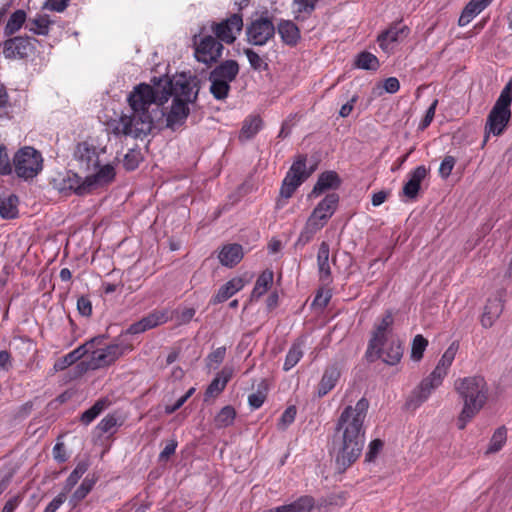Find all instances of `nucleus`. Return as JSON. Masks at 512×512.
<instances>
[{
	"instance_id": "obj_2",
	"label": "nucleus",
	"mask_w": 512,
	"mask_h": 512,
	"mask_svg": "<svg viewBox=\"0 0 512 512\" xmlns=\"http://www.w3.org/2000/svg\"><path fill=\"white\" fill-rule=\"evenodd\" d=\"M369 402L362 397L355 406H347L341 412L333 437V451L341 470L350 466L361 454L365 443L364 421Z\"/></svg>"
},
{
	"instance_id": "obj_53",
	"label": "nucleus",
	"mask_w": 512,
	"mask_h": 512,
	"mask_svg": "<svg viewBox=\"0 0 512 512\" xmlns=\"http://www.w3.org/2000/svg\"><path fill=\"white\" fill-rule=\"evenodd\" d=\"M225 355H226L225 347H218L217 349H215L213 352H211L208 355L209 366H212L213 364L216 367L219 366L223 362Z\"/></svg>"
},
{
	"instance_id": "obj_33",
	"label": "nucleus",
	"mask_w": 512,
	"mask_h": 512,
	"mask_svg": "<svg viewBox=\"0 0 512 512\" xmlns=\"http://www.w3.org/2000/svg\"><path fill=\"white\" fill-rule=\"evenodd\" d=\"M278 508L280 512H321L320 507L315 506L313 499L309 496L301 497L289 505L279 506Z\"/></svg>"
},
{
	"instance_id": "obj_15",
	"label": "nucleus",
	"mask_w": 512,
	"mask_h": 512,
	"mask_svg": "<svg viewBox=\"0 0 512 512\" xmlns=\"http://www.w3.org/2000/svg\"><path fill=\"white\" fill-rule=\"evenodd\" d=\"M172 318V311L169 309L154 310L138 322L133 323L128 328L130 334L143 333L149 329L155 328L168 322Z\"/></svg>"
},
{
	"instance_id": "obj_45",
	"label": "nucleus",
	"mask_w": 512,
	"mask_h": 512,
	"mask_svg": "<svg viewBox=\"0 0 512 512\" xmlns=\"http://www.w3.org/2000/svg\"><path fill=\"white\" fill-rule=\"evenodd\" d=\"M235 417V409L232 406H225L215 416L214 424L217 428H226L233 424Z\"/></svg>"
},
{
	"instance_id": "obj_35",
	"label": "nucleus",
	"mask_w": 512,
	"mask_h": 512,
	"mask_svg": "<svg viewBox=\"0 0 512 512\" xmlns=\"http://www.w3.org/2000/svg\"><path fill=\"white\" fill-rule=\"evenodd\" d=\"M274 279L273 271L270 269L264 270L257 278L254 288L252 290V299L261 298L272 286Z\"/></svg>"
},
{
	"instance_id": "obj_4",
	"label": "nucleus",
	"mask_w": 512,
	"mask_h": 512,
	"mask_svg": "<svg viewBox=\"0 0 512 512\" xmlns=\"http://www.w3.org/2000/svg\"><path fill=\"white\" fill-rule=\"evenodd\" d=\"M338 202L339 196L336 193H331L317 204L299 234L298 243L305 245L312 240L315 234L318 233L333 216L337 209Z\"/></svg>"
},
{
	"instance_id": "obj_29",
	"label": "nucleus",
	"mask_w": 512,
	"mask_h": 512,
	"mask_svg": "<svg viewBox=\"0 0 512 512\" xmlns=\"http://www.w3.org/2000/svg\"><path fill=\"white\" fill-rule=\"evenodd\" d=\"M330 247L327 242H322L319 246L317 254V264L319 271V278L323 283H329L331 278V271L329 265Z\"/></svg>"
},
{
	"instance_id": "obj_11",
	"label": "nucleus",
	"mask_w": 512,
	"mask_h": 512,
	"mask_svg": "<svg viewBox=\"0 0 512 512\" xmlns=\"http://www.w3.org/2000/svg\"><path fill=\"white\" fill-rule=\"evenodd\" d=\"M105 152V147H98L92 142L84 141L76 145L73 157L80 169L89 172L99 167L100 155Z\"/></svg>"
},
{
	"instance_id": "obj_56",
	"label": "nucleus",
	"mask_w": 512,
	"mask_h": 512,
	"mask_svg": "<svg viewBox=\"0 0 512 512\" xmlns=\"http://www.w3.org/2000/svg\"><path fill=\"white\" fill-rule=\"evenodd\" d=\"M265 399L266 394L262 391H257L249 395L248 403L252 409H258L263 405Z\"/></svg>"
},
{
	"instance_id": "obj_5",
	"label": "nucleus",
	"mask_w": 512,
	"mask_h": 512,
	"mask_svg": "<svg viewBox=\"0 0 512 512\" xmlns=\"http://www.w3.org/2000/svg\"><path fill=\"white\" fill-rule=\"evenodd\" d=\"M511 103L512 94L502 89L486 118L484 144L491 135L498 137L506 131L512 116Z\"/></svg>"
},
{
	"instance_id": "obj_63",
	"label": "nucleus",
	"mask_w": 512,
	"mask_h": 512,
	"mask_svg": "<svg viewBox=\"0 0 512 512\" xmlns=\"http://www.w3.org/2000/svg\"><path fill=\"white\" fill-rule=\"evenodd\" d=\"M123 164L127 170L136 169L139 164L137 154L134 152L127 153L124 157Z\"/></svg>"
},
{
	"instance_id": "obj_47",
	"label": "nucleus",
	"mask_w": 512,
	"mask_h": 512,
	"mask_svg": "<svg viewBox=\"0 0 512 512\" xmlns=\"http://www.w3.org/2000/svg\"><path fill=\"white\" fill-rule=\"evenodd\" d=\"M428 346V340L418 334L413 338L411 346V359L415 362L423 358L424 352Z\"/></svg>"
},
{
	"instance_id": "obj_14",
	"label": "nucleus",
	"mask_w": 512,
	"mask_h": 512,
	"mask_svg": "<svg viewBox=\"0 0 512 512\" xmlns=\"http://www.w3.org/2000/svg\"><path fill=\"white\" fill-rule=\"evenodd\" d=\"M443 379L433 374L432 372L425 377L419 385L413 390L409 399V405L418 407L423 404L431 396L433 391L440 387Z\"/></svg>"
},
{
	"instance_id": "obj_38",
	"label": "nucleus",
	"mask_w": 512,
	"mask_h": 512,
	"mask_svg": "<svg viewBox=\"0 0 512 512\" xmlns=\"http://www.w3.org/2000/svg\"><path fill=\"white\" fill-rule=\"evenodd\" d=\"M0 215L5 219H14L18 215V197L14 194L0 196Z\"/></svg>"
},
{
	"instance_id": "obj_6",
	"label": "nucleus",
	"mask_w": 512,
	"mask_h": 512,
	"mask_svg": "<svg viewBox=\"0 0 512 512\" xmlns=\"http://www.w3.org/2000/svg\"><path fill=\"white\" fill-rule=\"evenodd\" d=\"M43 169L42 154L31 146L20 148L13 157L12 172L25 181L36 177Z\"/></svg>"
},
{
	"instance_id": "obj_22",
	"label": "nucleus",
	"mask_w": 512,
	"mask_h": 512,
	"mask_svg": "<svg viewBox=\"0 0 512 512\" xmlns=\"http://www.w3.org/2000/svg\"><path fill=\"white\" fill-rule=\"evenodd\" d=\"M428 170L420 165L408 174V181L403 186V194L409 199H415L420 190L421 182L427 176Z\"/></svg>"
},
{
	"instance_id": "obj_12",
	"label": "nucleus",
	"mask_w": 512,
	"mask_h": 512,
	"mask_svg": "<svg viewBox=\"0 0 512 512\" xmlns=\"http://www.w3.org/2000/svg\"><path fill=\"white\" fill-rule=\"evenodd\" d=\"M242 28L243 19L239 14H233L219 23H211V30L215 33L217 39L226 44H232Z\"/></svg>"
},
{
	"instance_id": "obj_41",
	"label": "nucleus",
	"mask_w": 512,
	"mask_h": 512,
	"mask_svg": "<svg viewBox=\"0 0 512 512\" xmlns=\"http://www.w3.org/2000/svg\"><path fill=\"white\" fill-rule=\"evenodd\" d=\"M507 441V429L505 426L498 427L492 434L486 454H494L499 452Z\"/></svg>"
},
{
	"instance_id": "obj_26",
	"label": "nucleus",
	"mask_w": 512,
	"mask_h": 512,
	"mask_svg": "<svg viewBox=\"0 0 512 512\" xmlns=\"http://www.w3.org/2000/svg\"><path fill=\"white\" fill-rule=\"evenodd\" d=\"M459 349V344L457 341L452 342L449 347L445 350L441 358L439 359L436 367L432 371L433 374L437 375L441 379L447 376L448 371L456 357V354Z\"/></svg>"
},
{
	"instance_id": "obj_62",
	"label": "nucleus",
	"mask_w": 512,
	"mask_h": 512,
	"mask_svg": "<svg viewBox=\"0 0 512 512\" xmlns=\"http://www.w3.org/2000/svg\"><path fill=\"white\" fill-rule=\"evenodd\" d=\"M295 416H296L295 406H289L283 412V414L280 418V422H281V424H283V426H288L295 420Z\"/></svg>"
},
{
	"instance_id": "obj_39",
	"label": "nucleus",
	"mask_w": 512,
	"mask_h": 512,
	"mask_svg": "<svg viewBox=\"0 0 512 512\" xmlns=\"http://www.w3.org/2000/svg\"><path fill=\"white\" fill-rule=\"evenodd\" d=\"M27 20V14L24 10L18 9L14 11L8 18L4 27V35L11 36L17 33Z\"/></svg>"
},
{
	"instance_id": "obj_64",
	"label": "nucleus",
	"mask_w": 512,
	"mask_h": 512,
	"mask_svg": "<svg viewBox=\"0 0 512 512\" xmlns=\"http://www.w3.org/2000/svg\"><path fill=\"white\" fill-rule=\"evenodd\" d=\"M21 500L22 499L20 496H14V497L10 498L5 503L1 512H14L16 510V508L20 505Z\"/></svg>"
},
{
	"instance_id": "obj_19",
	"label": "nucleus",
	"mask_w": 512,
	"mask_h": 512,
	"mask_svg": "<svg viewBox=\"0 0 512 512\" xmlns=\"http://www.w3.org/2000/svg\"><path fill=\"white\" fill-rule=\"evenodd\" d=\"M393 315L387 312L382 319L375 325L372 338L369 342V351L376 350L380 352V346H383L387 340L388 333L391 331L393 324Z\"/></svg>"
},
{
	"instance_id": "obj_1",
	"label": "nucleus",
	"mask_w": 512,
	"mask_h": 512,
	"mask_svg": "<svg viewBox=\"0 0 512 512\" xmlns=\"http://www.w3.org/2000/svg\"><path fill=\"white\" fill-rule=\"evenodd\" d=\"M196 79L184 73L152 79V85L141 83L127 97L130 114L121 115L114 130L139 138L148 135L156 121L166 115L168 127L185 122L189 115L188 104L196 100Z\"/></svg>"
},
{
	"instance_id": "obj_42",
	"label": "nucleus",
	"mask_w": 512,
	"mask_h": 512,
	"mask_svg": "<svg viewBox=\"0 0 512 512\" xmlns=\"http://www.w3.org/2000/svg\"><path fill=\"white\" fill-rule=\"evenodd\" d=\"M315 9V0H293L292 12L296 20H303Z\"/></svg>"
},
{
	"instance_id": "obj_46",
	"label": "nucleus",
	"mask_w": 512,
	"mask_h": 512,
	"mask_svg": "<svg viewBox=\"0 0 512 512\" xmlns=\"http://www.w3.org/2000/svg\"><path fill=\"white\" fill-rule=\"evenodd\" d=\"M355 66L360 69L375 71L379 67V60L370 52H361L356 57Z\"/></svg>"
},
{
	"instance_id": "obj_50",
	"label": "nucleus",
	"mask_w": 512,
	"mask_h": 512,
	"mask_svg": "<svg viewBox=\"0 0 512 512\" xmlns=\"http://www.w3.org/2000/svg\"><path fill=\"white\" fill-rule=\"evenodd\" d=\"M455 163H456V160L453 156H446L441 164H440V167H439V174L441 175V177L443 178H448L455 166Z\"/></svg>"
},
{
	"instance_id": "obj_20",
	"label": "nucleus",
	"mask_w": 512,
	"mask_h": 512,
	"mask_svg": "<svg viewBox=\"0 0 512 512\" xmlns=\"http://www.w3.org/2000/svg\"><path fill=\"white\" fill-rule=\"evenodd\" d=\"M341 376V369L338 364L328 365L321 377L317 388V396L323 397L333 390Z\"/></svg>"
},
{
	"instance_id": "obj_27",
	"label": "nucleus",
	"mask_w": 512,
	"mask_h": 512,
	"mask_svg": "<svg viewBox=\"0 0 512 512\" xmlns=\"http://www.w3.org/2000/svg\"><path fill=\"white\" fill-rule=\"evenodd\" d=\"M493 0H470L463 9L458 25L464 27L468 25L476 16H478Z\"/></svg>"
},
{
	"instance_id": "obj_40",
	"label": "nucleus",
	"mask_w": 512,
	"mask_h": 512,
	"mask_svg": "<svg viewBox=\"0 0 512 512\" xmlns=\"http://www.w3.org/2000/svg\"><path fill=\"white\" fill-rule=\"evenodd\" d=\"M262 127V119L259 116H249L245 119L239 138L248 140L254 137Z\"/></svg>"
},
{
	"instance_id": "obj_54",
	"label": "nucleus",
	"mask_w": 512,
	"mask_h": 512,
	"mask_svg": "<svg viewBox=\"0 0 512 512\" xmlns=\"http://www.w3.org/2000/svg\"><path fill=\"white\" fill-rule=\"evenodd\" d=\"M178 446V442L176 439H170L167 441L165 447L159 454L160 461H167L171 455H173Z\"/></svg>"
},
{
	"instance_id": "obj_18",
	"label": "nucleus",
	"mask_w": 512,
	"mask_h": 512,
	"mask_svg": "<svg viewBox=\"0 0 512 512\" xmlns=\"http://www.w3.org/2000/svg\"><path fill=\"white\" fill-rule=\"evenodd\" d=\"M96 172L87 175L85 177L86 179V187H88L89 193L93 190L105 186L109 183H111L115 178V167L114 165L108 163L103 166H100L95 169Z\"/></svg>"
},
{
	"instance_id": "obj_60",
	"label": "nucleus",
	"mask_w": 512,
	"mask_h": 512,
	"mask_svg": "<svg viewBox=\"0 0 512 512\" xmlns=\"http://www.w3.org/2000/svg\"><path fill=\"white\" fill-rule=\"evenodd\" d=\"M77 309L83 316H90L92 313V304L89 299L80 297L77 301Z\"/></svg>"
},
{
	"instance_id": "obj_8",
	"label": "nucleus",
	"mask_w": 512,
	"mask_h": 512,
	"mask_svg": "<svg viewBox=\"0 0 512 512\" xmlns=\"http://www.w3.org/2000/svg\"><path fill=\"white\" fill-rule=\"evenodd\" d=\"M96 339L97 341L94 343L93 347L88 352L90 353V359L86 364L87 369L95 370L111 365L120 356L124 355L127 351L130 350V347L128 345L120 343H114L107 345L105 347L95 348L96 343H99L101 341L100 338Z\"/></svg>"
},
{
	"instance_id": "obj_10",
	"label": "nucleus",
	"mask_w": 512,
	"mask_h": 512,
	"mask_svg": "<svg viewBox=\"0 0 512 512\" xmlns=\"http://www.w3.org/2000/svg\"><path fill=\"white\" fill-rule=\"evenodd\" d=\"M52 187L59 193L68 196L71 194L86 195L89 193L86 187V179H82L71 171L57 173L51 179Z\"/></svg>"
},
{
	"instance_id": "obj_59",
	"label": "nucleus",
	"mask_w": 512,
	"mask_h": 512,
	"mask_svg": "<svg viewBox=\"0 0 512 512\" xmlns=\"http://www.w3.org/2000/svg\"><path fill=\"white\" fill-rule=\"evenodd\" d=\"M196 311L194 308H184L177 312V321L179 324H186L192 320Z\"/></svg>"
},
{
	"instance_id": "obj_61",
	"label": "nucleus",
	"mask_w": 512,
	"mask_h": 512,
	"mask_svg": "<svg viewBox=\"0 0 512 512\" xmlns=\"http://www.w3.org/2000/svg\"><path fill=\"white\" fill-rule=\"evenodd\" d=\"M9 98L3 85H0V117L8 114Z\"/></svg>"
},
{
	"instance_id": "obj_13",
	"label": "nucleus",
	"mask_w": 512,
	"mask_h": 512,
	"mask_svg": "<svg viewBox=\"0 0 512 512\" xmlns=\"http://www.w3.org/2000/svg\"><path fill=\"white\" fill-rule=\"evenodd\" d=\"M309 176L306 172L305 159L300 158L295 161L290 167L283 180L280 195L281 197L288 199L290 198L295 190L301 185V183Z\"/></svg>"
},
{
	"instance_id": "obj_9",
	"label": "nucleus",
	"mask_w": 512,
	"mask_h": 512,
	"mask_svg": "<svg viewBox=\"0 0 512 512\" xmlns=\"http://www.w3.org/2000/svg\"><path fill=\"white\" fill-rule=\"evenodd\" d=\"M204 29L193 37L195 57L199 62L212 64L221 57L223 45L213 36L203 35Z\"/></svg>"
},
{
	"instance_id": "obj_51",
	"label": "nucleus",
	"mask_w": 512,
	"mask_h": 512,
	"mask_svg": "<svg viewBox=\"0 0 512 512\" xmlns=\"http://www.w3.org/2000/svg\"><path fill=\"white\" fill-rule=\"evenodd\" d=\"M12 173V165L10 164L6 148L0 145V174L10 175Z\"/></svg>"
},
{
	"instance_id": "obj_25",
	"label": "nucleus",
	"mask_w": 512,
	"mask_h": 512,
	"mask_svg": "<svg viewBox=\"0 0 512 512\" xmlns=\"http://www.w3.org/2000/svg\"><path fill=\"white\" fill-rule=\"evenodd\" d=\"M340 183V178L336 172L326 171L318 177V180L311 193L309 194V197H318L329 189H336L340 186Z\"/></svg>"
},
{
	"instance_id": "obj_31",
	"label": "nucleus",
	"mask_w": 512,
	"mask_h": 512,
	"mask_svg": "<svg viewBox=\"0 0 512 512\" xmlns=\"http://www.w3.org/2000/svg\"><path fill=\"white\" fill-rule=\"evenodd\" d=\"M502 311L503 304L500 299H489L481 317L482 326L485 328L491 327Z\"/></svg>"
},
{
	"instance_id": "obj_23",
	"label": "nucleus",
	"mask_w": 512,
	"mask_h": 512,
	"mask_svg": "<svg viewBox=\"0 0 512 512\" xmlns=\"http://www.w3.org/2000/svg\"><path fill=\"white\" fill-rule=\"evenodd\" d=\"M406 36V28L402 27H390L386 31L382 32L378 38L377 42L380 48L387 54H390L394 51L396 44L400 41L401 36Z\"/></svg>"
},
{
	"instance_id": "obj_36",
	"label": "nucleus",
	"mask_w": 512,
	"mask_h": 512,
	"mask_svg": "<svg viewBox=\"0 0 512 512\" xmlns=\"http://www.w3.org/2000/svg\"><path fill=\"white\" fill-rule=\"evenodd\" d=\"M304 340L299 339L295 341L289 348L285 361L283 364V370L289 371L295 367L304 355Z\"/></svg>"
},
{
	"instance_id": "obj_57",
	"label": "nucleus",
	"mask_w": 512,
	"mask_h": 512,
	"mask_svg": "<svg viewBox=\"0 0 512 512\" xmlns=\"http://www.w3.org/2000/svg\"><path fill=\"white\" fill-rule=\"evenodd\" d=\"M65 492L59 493L44 509L43 512H56L60 506L66 501Z\"/></svg>"
},
{
	"instance_id": "obj_28",
	"label": "nucleus",
	"mask_w": 512,
	"mask_h": 512,
	"mask_svg": "<svg viewBox=\"0 0 512 512\" xmlns=\"http://www.w3.org/2000/svg\"><path fill=\"white\" fill-rule=\"evenodd\" d=\"M232 376L233 368L225 366L220 372L217 373L215 378L207 387L205 392L206 397H214L220 394L225 389Z\"/></svg>"
},
{
	"instance_id": "obj_37",
	"label": "nucleus",
	"mask_w": 512,
	"mask_h": 512,
	"mask_svg": "<svg viewBox=\"0 0 512 512\" xmlns=\"http://www.w3.org/2000/svg\"><path fill=\"white\" fill-rule=\"evenodd\" d=\"M278 33L288 45H295L300 38L298 27L290 20H283L278 24Z\"/></svg>"
},
{
	"instance_id": "obj_17",
	"label": "nucleus",
	"mask_w": 512,
	"mask_h": 512,
	"mask_svg": "<svg viewBox=\"0 0 512 512\" xmlns=\"http://www.w3.org/2000/svg\"><path fill=\"white\" fill-rule=\"evenodd\" d=\"M275 29L268 19H258L247 28L248 41L254 45H264L273 35Z\"/></svg>"
},
{
	"instance_id": "obj_58",
	"label": "nucleus",
	"mask_w": 512,
	"mask_h": 512,
	"mask_svg": "<svg viewBox=\"0 0 512 512\" xmlns=\"http://www.w3.org/2000/svg\"><path fill=\"white\" fill-rule=\"evenodd\" d=\"M383 90L389 94H394L400 89V82L396 77H389L383 81Z\"/></svg>"
},
{
	"instance_id": "obj_21",
	"label": "nucleus",
	"mask_w": 512,
	"mask_h": 512,
	"mask_svg": "<svg viewBox=\"0 0 512 512\" xmlns=\"http://www.w3.org/2000/svg\"><path fill=\"white\" fill-rule=\"evenodd\" d=\"M367 353L372 354L375 353V355L383 360L388 365H395L397 364L403 355V349L401 344L398 341H388V339L385 341L383 346H380V352H377L376 350H367Z\"/></svg>"
},
{
	"instance_id": "obj_48",
	"label": "nucleus",
	"mask_w": 512,
	"mask_h": 512,
	"mask_svg": "<svg viewBox=\"0 0 512 512\" xmlns=\"http://www.w3.org/2000/svg\"><path fill=\"white\" fill-rule=\"evenodd\" d=\"M70 0H45L42 9L61 13L69 6Z\"/></svg>"
},
{
	"instance_id": "obj_43",
	"label": "nucleus",
	"mask_w": 512,
	"mask_h": 512,
	"mask_svg": "<svg viewBox=\"0 0 512 512\" xmlns=\"http://www.w3.org/2000/svg\"><path fill=\"white\" fill-rule=\"evenodd\" d=\"M95 484L94 479L85 478L80 486L74 491L69 499L71 508H75L80 501H82L92 490Z\"/></svg>"
},
{
	"instance_id": "obj_49",
	"label": "nucleus",
	"mask_w": 512,
	"mask_h": 512,
	"mask_svg": "<svg viewBox=\"0 0 512 512\" xmlns=\"http://www.w3.org/2000/svg\"><path fill=\"white\" fill-rule=\"evenodd\" d=\"M382 448H383V442L381 440L375 439V440L371 441L368 446L366 455H365L366 461H368V462L374 461L376 459V457L378 456V454L380 453V451L382 450Z\"/></svg>"
},
{
	"instance_id": "obj_32",
	"label": "nucleus",
	"mask_w": 512,
	"mask_h": 512,
	"mask_svg": "<svg viewBox=\"0 0 512 512\" xmlns=\"http://www.w3.org/2000/svg\"><path fill=\"white\" fill-rule=\"evenodd\" d=\"M244 287V282L241 278H233L220 287L217 294L213 297L214 303H222L236 294Z\"/></svg>"
},
{
	"instance_id": "obj_44",
	"label": "nucleus",
	"mask_w": 512,
	"mask_h": 512,
	"mask_svg": "<svg viewBox=\"0 0 512 512\" xmlns=\"http://www.w3.org/2000/svg\"><path fill=\"white\" fill-rule=\"evenodd\" d=\"M89 464L86 461L79 462L74 470L70 473L68 478L65 481L63 491L65 494L71 491V489L77 484L80 478L85 474L88 470Z\"/></svg>"
},
{
	"instance_id": "obj_55",
	"label": "nucleus",
	"mask_w": 512,
	"mask_h": 512,
	"mask_svg": "<svg viewBox=\"0 0 512 512\" xmlns=\"http://www.w3.org/2000/svg\"><path fill=\"white\" fill-rule=\"evenodd\" d=\"M437 105H438V100L435 99L431 105L429 106V108L427 109L426 111V114H425V117L424 119L421 121L420 123V129H425L427 128L430 123L433 121V118L435 116V111H436V108H437Z\"/></svg>"
},
{
	"instance_id": "obj_30",
	"label": "nucleus",
	"mask_w": 512,
	"mask_h": 512,
	"mask_svg": "<svg viewBox=\"0 0 512 512\" xmlns=\"http://www.w3.org/2000/svg\"><path fill=\"white\" fill-rule=\"evenodd\" d=\"M218 258L222 265L233 267L243 258L242 246L239 244L225 245L219 252Z\"/></svg>"
},
{
	"instance_id": "obj_34",
	"label": "nucleus",
	"mask_w": 512,
	"mask_h": 512,
	"mask_svg": "<svg viewBox=\"0 0 512 512\" xmlns=\"http://www.w3.org/2000/svg\"><path fill=\"white\" fill-rule=\"evenodd\" d=\"M52 23L53 22L48 15L37 14L34 18L29 19L26 28H28V30L33 34L46 36L49 34Z\"/></svg>"
},
{
	"instance_id": "obj_24",
	"label": "nucleus",
	"mask_w": 512,
	"mask_h": 512,
	"mask_svg": "<svg viewBox=\"0 0 512 512\" xmlns=\"http://www.w3.org/2000/svg\"><path fill=\"white\" fill-rule=\"evenodd\" d=\"M97 341V339H92L85 344L77 347L70 353L66 354L65 356L58 359L54 364V369L56 371H62L66 369L67 367L74 364L76 361L81 359L84 355H86L90 349L93 347L94 343Z\"/></svg>"
},
{
	"instance_id": "obj_3",
	"label": "nucleus",
	"mask_w": 512,
	"mask_h": 512,
	"mask_svg": "<svg viewBox=\"0 0 512 512\" xmlns=\"http://www.w3.org/2000/svg\"><path fill=\"white\" fill-rule=\"evenodd\" d=\"M454 387L463 400V407L457 419V426L462 430L486 404L488 386L483 377L469 376L456 380Z\"/></svg>"
},
{
	"instance_id": "obj_7",
	"label": "nucleus",
	"mask_w": 512,
	"mask_h": 512,
	"mask_svg": "<svg viewBox=\"0 0 512 512\" xmlns=\"http://www.w3.org/2000/svg\"><path fill=\"white\" fill-rule=\"evenodd\" d=\"M239 72V66L236 61L227 60L217 66L209 76L210 92L217 100H224L227 98L230 83L236 78Z\"/></svg>"
},
{
	"instance_id": "obj_16",
	"label": "nucleus",
	"mask_w": 512,
	"mask_h": 512,
	"mask_svg": "<svg viewBox=\"0 0 512 512\" xmlns=\"http://www.w3.org/2000/svg\"><path fill=\"white\" fill-rule=\"evenodd\" d=\"M33 49L29 37L16 36L9 38L2 44V53L7 59H22L28 56Z\"/></svg>"
},
{
	"instance_id": "obj_52",
	"label": "nucleus",
	"mask_w": 512,
	"mask_h": 512,
	"mask_svg": "<svg viewBox=\"0 0 512 512\" xmlns=\"http://www.w3.org/2000/svg\"><path fill=\"white\" fill-rule=\"evenodd\" d=\"M117 425V419L113 415L105 416L97 425L101 433L111 432Z\"/></svg>"
}]
</instances>
